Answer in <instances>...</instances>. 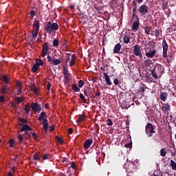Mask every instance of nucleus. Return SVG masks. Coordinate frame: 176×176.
<instances>
[{
  "mask_svg": "<svg viewBox=\"0 0 176 176\" xmlns=\"http://www.w3.org/2000/svg\"><path fill=\"white\" fill-rule=\"evenodd\" d=\"M150 72L154 79L162 78V76L164 74V66L162 64H157L153 69L150 70Z\"/></svg>",
  "mask_w": 176,
  "mask_h": 176,
  "instance_id": "1",
  "label": "nucleus"
},
{
  "mask_svg": "<svg viewBox=\"0 0 176 176\" xmlns=\"http://www.w3.org/2000/svg\"><path fill=\"white\" fill-rule=\"evenodd\" d=\"M45 31L47 34H52L54 31H58V24L57 23L47 22L46 25L44 26Z\"/></svg>",
  "mask_w": 176,
  "mask_h": 176,
  "instance_id": "2",
  "label": "nucleus"
},
{
  "mask_svg": "<svg viewBox=\"0 0 176 176\" xmlns=\"http://www.w3.org/2000/svg\"><path fill=\"white\" fill-rule=\"evenodd\" d=\"M38 122H42L43 120V129L46 131L47 129H49V122L46 119V112L45 111L41 112L40 114V116L38 118Z\"/></svg>",
  "mask_w": 176,
  "mask_h": 176,
  "instance_id": "3",
  "label": "nucleus"
},
{
  "mask_svg": "<svg viewBox=\"0 0 176 176\" xmlns=\"http://www.w3.org/2000/svg\"><path fill=\"white\" fill-rule=\"evenodd\" d=\"M145 133L147 137H152L156 131H155V128L153 127V124H151V122L147 123L145 126Z\"/></svg>",
  "mask_w": 176,
  "mask_h": 176,
  "instance_id": "4",
  "label": "nucleus"
},
{
  "mask_svg": "<svg viewBox=\"0 0 176 176\" xmlns=\"http://www.w3.org/2000/svg\"><path fill=\"white\" fill-rule=\"evenodd\" d=\"M138 12L140 14V16H142V17H144V16H146V14L149 12V7L145 4H143L139 7L138 9Z\"/></svg>",
  "mask_w": 176,
  "mask_h": 176,
  "instance_id": "5",
  "label": "nucleus"
},
{
  "mask_svg": "<svg viewBox=\"0 0 176 176\" xmlns=\"http://www.w3.org/2000/svg\"><path fill=\"white\" fill-rule=\"evenodd\" d=\"M146 56L148 58H153L156 54V50H153L151 47L145 48Z\"/></svg>",
  "mask_w": 176,
  "mask_h": 176,
  "instance_id": "6",
  "label": "nucleus"
},
{
  "mask_svg": "<svg viewBox=\"0 0 176 176\" xmlns=\"http://www.w3.org/2000/svg\"><path fill=\"white\" fill-rule=\"evenodd\" d=\"M17 138L19 140V144H21V142H23V141H24V138L28 141V140H30V138H31V133H28V131H26L24 133L23 135L19 134L17 136Z\"/></svg>",
  "mask_w": 176,
  "mask_h": 176,
  "instance_id": "7",
  "label": "nucleus"
},
{
  "mask_svg": "<svg viewBox=\"0 0 176 176\" xmlns=\"http://www.w3.org/2000/svg\"><path fill=\"white\" fill-rule=\"evenodd\" d=\"M162 56L164 58H167V50H168V44H167V41H166V40H163L162 41Z\"/></svg>",
  "mask_w": 176,
  "mask_h": 176,
  "instance_id": "8",
  "label": "nucleus"
},
{
  "mask_svg": "<svg viewBox=\"0 0 176 176\" xmlns=\"http://www.w3.org/2000/svg\"><path fill=\"white\" fill-rule=\"evenodd\" d=\"M49 53V43L46 42L44 43L43 45V49L41 51V56L42 57H46V54Z\"/></svg>",
  "mask_w": 176,
  "mask_h": 176,
  "instance_id": "9",
  "label": "nucleus"
},
{
  "mask_svg": "<svg viewBox=\"0 0 176 176\" xmlns=\"http://www.w3.org/2000/svg\"><path fill=\"white\" fill-rule=\"evenodd\" d=\"M133 52L135 56L138 57H142V54L141 53V46H140V45L136 44L133 47Z\"/></svg>",
  "mask_w": 176,
  "mask_h": 176,
  "instance_id": "10",
  "label": "nucleus"
},
{
  "mask_svg": "<svg viewBox=\"0 0 176 176\" xmlns=\"http://www.w3.org/2000/svg\"><path fill=\"white\" fill-rule=\"evenodd\" d=\"M47 58L48 60V63H52L53 65H58L59 64H61V60L59 59L52 58V56L49 55L47 56Z\"/></svg>",
  "mask_w": 176,
  "mask_h": 176,
  "instance_id": "11",
  "label": "nucleus"
},
{
  "mask_svg": "<svg viewBox=\"0 0 176 176\" xmlns=\"http://www.w3.org/2000/svg\"><path fill=\"white\" fill-rule=\"evenodd\" d=\"M31 108L32 111H34V113H36V112H39V111L42 110V107H41V105H39V104L36 102L32 103L31 105Z\"/></svg>",
  "mask_w": 176,
  "mask_h": 176,
  "instance_id": "12",
  "label": "nucleus"
},
{
  "mask_svg": "<svg viewBox=\"0 0 176 176\" xmlns=\"http://www.w3.org/2000/svg\"><path fill=\"white\" fill-rule=\"evenodd\" d=\"M84 94H85V96H86V97H90L91 98H93V97H94V94H93L91 88H90V87H87L85 89Z\"/></svg>",
  "mask_w": 176,
  "mask_h": 176,
  "instance_id": "13",
  "label": "nucleus"
},
{
  "mask_svg": "<svg viewBox=\"0 0 176 176\" xmlns=\"http://www.w3.org/2000/svg\"><path fill=\"white\" fill-rule=\"evenodd\" d=\"M19 126H21L22 128L21 129V132L25 131H31L32 130V128L28 124H19Z\"/></svg>",
  "mask_w": 176,
  "mask_h": 176,
  "instance_id": "14",
  "label": "nucleus"
},
{
  "mask_svg": "<svg viewBox=\"0 0 176 176\" xmlns=\"http://www.w3.org/2000/svg\"><path fill=\"white\" fill-rule=\"evenodd\" d=\"M140 28V19H138V21L133 23L132 30L134 32H137V30Z\"/></svg>",
  "mask_w": 176,
  "mask_h": 176,
  "instance_id": "15",
  "label": "nucleus"
},
{
  "mask_svg": "<svg viewBox=\"0 0 176 176\" xmlns=\"http://www.w3.org/2000/svg\"><path fill=\"white\" fill-rule=\"evenodd\" d=\"M93 144V140L91 139H87L85 142H84V148L85 149H89L90 148V146Z\"/></svg>",
  "mask_w": 176,
  "mask_h": 176,
  "instance_id": "16",
  "label": "nucleus"
},
{
  "mask_svg": "<svg viewBox=\"0 0 176 176\" xmlns=\"http://www.w3.org/2000/svg\"><path fill=\"white\" fill-rule=\"evenodd\" d=\"M103 75H104L106 83L109 86H111L112 85V81H111V78H109V76H108V73H103Z\"/></svg>",
  "mask_w": 176,
  "mask_h": 176,
  "instance_id": "17",
  "label": "nucleus"
},
{
  "mask_svg": "<svg viewBox=\"0 0 176 176\" xmlns=\"http://www.w3.org/2000/svg\"><path fill=\"white\" fill-rule=\"evenodd\" d=\"M168 94H167L166 92H161L160 95V98L164 102H166V100H167Z\"/></svg>",
  "mask_w": 176,
  "mask_h": 176,
  "instance_id": "18",
  "label": "nucleus"
},
{
  "mask_svg": "<svg viewBox=\"0 0 176 176\" xmlns=\"http://www.w3.org/2000/svg\"><path fill=\"white\" fill-rule=\"evenodd\" d=\"M39 21L35 20L33 24V30H34V31L39 32Z\"/></svg>",
  "mask_w": 176,
  "mask_h": 176,
  "instance_id": "19",
  "label": "nucleus"
},
{
  "mask_svg": "<svg viewBox=\"0 0 176 176\" xmlns=\"http://www.w3.org/2000/svg\"><path fill=\"white\" fill-rule=\"evenodd\" d=\"M120 49H122V45H120V43H117L114 47L113 53H119L120 52Z\"/></svg>",
  "mask_w": 176,
  "mask_h": 176,
  "instance_id": "20",
  "label": "nucleus"
},
{
  "mask_svg": "<svg viewBox=\"0 0 176 176\" xmlns=\"http://www.w3.org/2000/svg\"><path fill=\"white\" fill-rule=\"evenodd\" d=\"M166 106H162V112H164V113H167V112H168V111H170V104H166Z\"/></svg>",
  "mask_w": 176,
  "mask_h": 176,
  "instance_id": "21",
  "label": "nucleus"
},
{
  "mask_svg": "<svg viewBox=\"0 0 176 176\" xmlns=\"http://www.w3.org/2000/svg\"><path fill=\"white\" fill-rule=\"evenodd\" d=\"M9 88H8V85H2L1 88V91L2 94H8Z\"/></svg>",
  "mask_w": 176,
  "mask_h": 176,
  "instance_id": "22",
  "label": "nucleus"
},
{
  "mask_svg": "<svg viewBox=\"0 0 176 176\" xmlns=\"http://www.w3.org/2000/svg\"><path fill=\"white\" fill-rule=\"evenodd\" d=\"M72 90L74 91L75 93H78V91H80V88H79L77 85L72 84Z\"/></svg>",
  "mask_w": 176,
  "mask_h": 176,
  "instance_id": "23",
  "label": "nucleus"
},
{
  "mask_svg": "<svg viewBox=\"0 0 176 176\" xmlns=\"http://www.w3.org/2000/svg\"><path fill=\"white\" fill-rule=\"evenodd\" d=\"M144 65L146 67H151V65H153V62L151 59H146L144 60Z\"/></svg>",
  "mask_w": 176,
  "mask_h": 176,
  "instance_id": "24",
  "label": "nucleus"
},
{
  "mask_svg": "<svg viewBox=\"0 0 176 176\" xmlns=\"http://www.w3.org/2000/svg\"><path fill=\"white\" fill-rule=\"evenodd\" d=\"M86 116L85 114H80L79 118L76 120L77 123H80L84 119H85Z\"/></svg>",
  "mask_w": 176,
  "mask_h": 176,
  "instance_id": "25",
  "label": "nucleus"
},
{
  "mask_svg": "<svg viewBox=\"0 0 176 176\" xmlns=\"http://www.w3.org/2000/svg\"><path fill=\"white\" fill-rule=\"evenodd\" d=\"M75 61H76V59L75 58V55L72 56V59L69 62V66L70 67H74L75 65Z\"/></svg>",
  "mask_w": 176,
  "mask_h": 176,
  "instance_id": "26",
  "label": "nucleus"
},
{
  "mask_svg": "<svg viewBox=\"0 0 176 176\" xmlns=\"http://www.w3.org/2000/svg\"><path fill=\"white\" fill-rule=\"evenodd\" d=\"M36 65H38V67H43V60L39 58H36Z\"/></svg>",
  "mask_w": 176,
  "mask_h": 176,
  "instance_id": "27",
  "label": "nucleus"
},
{
  "mask_svg": "<svg viewBox=\"0 0 176 176\" xmlns=\"http://www.w3.org/2000/svg\"><path fill=\"white\" fill-rule=\"evenodd\" d=\"M152 30V28L151 26L146 25L144 28V32L146 34V35H149V32H151V30Z\"/></svg>",
  "mask_w": 176,
  "mask_h": 176,
  "instance_id": "28",
  "label": "nucleus"
},
{
  "mask_svg": "<svg viewBox=\"0 0 176 176\" xmlns=\"http://www.w3.org/2000/svg\"><path fill=\"white\" fill-rule=\"evenodd\" d=\"M38 69H39V66L36 64H34L32 68V72L35 74V72H36Z\"/></svg>",
  "mask_w": 176,
  "mask_h": 176,
  "instance_id": "29",
  "label": "nucleus"
},
{
  "mask_svg": "<svg viewBox=\"0 0 176 176\" xmlns=\"http://www.w3.org/2000/svg\"><path fill=\"white\" fill-rule=\"evenodd\" d=\"M64 76H65L64 83L65 85H68L69 83V75L66 74Z\"/></svg>",
  "mask_w": 176,
  "mask_h": 176,
  "instance_id": "30",
  "label": "nucleus"
},
{
  "mask_svg": "<svg viewBox=\"0 0 176 176\" xmlns=\"http://www.w3.org/2000/svg\"><path fill=\"white\" fill-rule=\"evenodd\" d=\"M52 45L54 47H58V45H60V42L58 41V39L55 38L52 42Z\"/></svg>",
  "mask_w": 176,
  "mask_h": 176,
  "instance_id": "31",
  "label": "nucleus"
},
{
  "mask_svg": "<svg viewBox=\"0 0 176 176\" xmlns=\"http://www.w3.org/2000/svg\"><path fill=\"white\" fill-rule=\"evenodd\" d=\"M2 80L4 81L6 85H9V78L8 76H3Z\"/></svg>",
  "mask_w": 176,
  "mask_h": 176,
  "instance_id": "32",
  "label": "nucleus"
},
{
  "mask_svg": "<svg viewBox=\"0 0 176 176\" xmlns=\"http://www.w3.org/2000/svg\"><path fill=\"white\" fill-rule=\"evenodd\" d=\"M170 167L172 168V170H176V163L173 160H170Z\"/></svg>",
  "mask_w": 176,
  "mask_h": 176,
  "instance_id": "33",
  "label": "nucleus"
},
{
  "mask_svg": "<svg viewBox=\"0 0 176 176\" xmlns=\"http://www.w3.org/2000/svg\"><path fill=\"white\" fill-rule=\"evenodd\" d=\"M38 32L36 30L32 31V38L35 41L36 39V37L38 36Z\"/></svg>",
  "mask_w": 176,
  "mask_h": 176,
  "instance_id": "34",
  "label": "nucleus"
},
{
  "mask_svg": "<svg viewBox=\"0 0 176 176\" xmlns=\"http://www.w3.org/2000/svg\"><path fill=\"white\" fill-rule=\"evenodd\" d=\"M15 101L17 104H20V103L23 102V101H24V100L21 97H16Z\"/></svg>",
  "mask_w": 176,
  "mask_h": 176,
  "instance_id": "35",
  "label": "nucleus"
},
{
  "mask_svg": "<svg viewBox=\"0 0 176 176\" xmlns=\"http://www.w3.org/2000/svg\"><path fill=\"white\" fill-rule=\"evenodd\" d=\"M160 156H162V157H164L167 155V152L164 150V148H161L160 151Z\"/></svg>",
  "mask_w": 176,
  "mask_h": 176,
  "instance_id": "36",
  "label": "nucleus"
},
{
  "mask_svg": "<svg viewBox=\"0 0 176 176\" xmlns=\"http://www.w3.org/2000/svg\"><path fill=\"white\" fill-rule=\"evenodd\" d=\"M123 41L127 45L130 43V38L127 36L123 37Z\"/></svg>",
  "mask_w": 176,
  "mask_h": 176,
  "instance_id": "37",
  "label": "nucleus"
},
{
  "mask_svg": "<svg viewBox=\"0 0 176 176\" xmlns=\"http://www.w3.org/2000/svg\"><path fill=\"white\" fill-rule=\"evenodd\" d=\"M18 120L20 123H23V124H27V123H28V121L24 118H19Z\"/></svg>",
  "mask_w": 176,
  "mask_h": 176,
  "instance_id": "38",
  "label": "nucleus"
},
{
  "mask_svg": "<svg viewBox=\"0 0 176 176\" xmlns=\"http://www.w3.org/2000/svg\"><path fill=\"white\" fill-rule=\"evenodd\" d=\"M146 82L148 83H155V81H153V78L149 76H146Z\"/></svg>",
  "mask_w": 176,
  "mask_h": 176,
  "instance_id": "39",
  "label": "nucleus"
},
{
  "mask_svg": "<svg viewBox=\"0 0 176 176\" xmlns=\"http://www.w3.org/2000/svg\"><path fill=\"white\" fill-rule=\"evenodd\" d=\"M8 143L10 144V147L13 148L14 146V139H10L8 141Z\"/></svg>",
  "mask_w": 176,
  "mask_h": 176,
  "instance_id": "40",
  "label": "nucleus"
},
{
  "mask_svg": "<svg viewBox=\"0 0 176 176\" xmlns=\"http://www.w3.org/2000/svg\"><path fill=\"white\" fill-rule=\"evenodd\" d=\"M34 160H41V157H39V155L38 153H34L33 155Z\"/></svg>",
  "mask_w": 176,
  "mask_h": 176,
  "instance_id": "41",
  "label": "nucleus"
},
{
  "mask_svg": "<svg viewBox=\"0 0 176 176\" xmlns=\"http://www.w3.org/2000/svg\"><path fill=\"white\" fill-rule=\"evenodd\" d=\"M29 14L30 16V19H34V17L35 16V10H30Z\"/></svg>",
  "mask_w": 176,
  "mask_h": 176,
  "instance_id": "42",
  "label": "nucleus"
},
{
  "mask_svg": "<svg viewBox=\"0 0 176 176\" xmlns=\"http://www.w3.org/2000/svg\"><path fill=\"white\" fill-rule=\"evenodd\" d=\"M79 97H80V98L82 100V102H84L85 103H86V98L85 97V96L83 95V94H80Z\"/></svg>",
  "mask_w": 176,
  "mask_h": 176,
  "instance_id": "43",
  "label": "nucleus"
},
{
  "mask_svg": "<svg viewBox=\"0 0 176 176\" xmlns=\"http://www.w3.org/2000/svg\"><path fill=\"white\" fill-rule=\"evenodd\" d=\"M113 83L116 86H118H118H120V82H119V79L118 78H114Z\"/></svg>",
  "mask_w": 176,
  "mask_h": 176,
  "instance_id": "44",
  "label": "nucleus"
},
{
  "mask_svg": "<svg viewBox=\"0 0 176 176\" xmlns=\"http://www.w3.org/2000/svg\"><path fill=\"white\" fill-rule=\"evenodd\" d=\"M24 111H25V113H29L30 109V106H28V104H26L25 106Z\"/></svg>",
  "mask_w": 176,
  "mask_h": 176,
  "instance_id": "45",
  "label": "nucleus"
},
{
  "mask_svg": "<svg viewBox=\"0 0 176 176\" xmlns=\"http://www.w3.org/2000/svg\"><path fill=\"white\" fill-rule=\"evenodd\" d=\"M84 85H85V82L82 80H80L78 81V87L82 88L83 87Z\"/></svg>",
  "mask_w": 176,
  "mask_h": 176,
  "instance_id": "46",
  "label": "nucleus"
},
{
  "mask_svg": "<svg viewBox=\"0 0 176 176\" xmlns=\"http://www.w3.org/2000/svg\"><path fill=\"white\" fill-rule=\"evenodd\" d=\"M32 91H33V93H34V94H38V87H33L32 88Z\"/></svg>",
  "mask_w": 176,
  "mask_h": 176,
  "instance_id": "47",
  "label": "nucleus"
},
{
  "mask_svg": "<svg viewBox=\"0 0 176 176\" xmlns=\"http://www.w3.org/2000/svg\"><path fill=\"white\" fill-rule=\"evenodd\" d=\"M56 140L59 142V144H63V139L58 136L55 137Z\"/></svg>",
  "mask_w": 176,
  "mask_h": 176,
  "instance_id": "48",
  "label": "nucleus"
},
{
  "mask_svg": "<svg viewBox=\"0 0 176 176\" xmlns=\"http://www.w3.org/2000/svg\"><path fill=\"white\" fill-rule=\"evenodd\" d=\"M28 38V40L29 42H34V39L32 38V35H29L27 36Z\"/></svg>",
  "mask_w": 176,
  "mask_h": 176,
  "instance_id": "49",
  "label": "nucleus"
},
{
  "mask_svg": "<svg viewBox=\"0 0 176 176\" xmlns=\"http://www.w3.org/2000/svg\"><path fill=\"white\" fill-rule=\"evenodd\" d=\"M31 134H32L34 140H38V136L36 133H35V132H32Z\"/></svg>",
  "mask_w": 176,
  "mask_h": 176,
  "instance_id": "50",
  "label": "nucleus"
},
{
  "mask_svg": "<svg viewBox=\"0 0 176 176\" xmlns=\"http://www.w3.org/2000/svg\"><path fill=\"white\" fill-rule=\"evenodd\" d=\"M49 156H50V154L49 153L44 154L43 156V160H47V158L49 157Z\"/></svg>",
  "mask_w": 176,
  "mask_h": 176,
  "instance_id": "51",
  "label": "nucleus"
},
{
  "mask_svg": "<svg viewBox=\"0 0 176 176\" xmlns=\"http://www.w3.org/2000/svg\"><path fill=\"white\" fill-rule=\"evenodd\" d=\"M131 6L133 8H137V1L135 0H133L131 2Z\"/></svg>",
  "mask_w": 176,
  "mask_h": 176,
  "instance_id": "52",
  "label": "nucleus"
},
{
  "mask_svg": "<svg viewBox=\"0 0 176 176\" xmlns=\"http://www.w3.org/2000/svg\"><path fill=\"white\" fill-rule=\"evenodd\" d=\"M107 126H112V120H111V119H107Z\"/></svg>",
  "mask_w": 176,
  "mask_h": 176,
  "instance_id": "53",
  "label": "nucleus"
},
{
  "mask_svg": "<svg viewBox=\"0 0 176 176\" xmlns=\"http://www.w3.org/2000/svg\"><path fill=\"white\" fill-rule=\"evenodd\" d=\"M63 75H68V68L64 67L63 68Z\"/></svg>",
  "mask_w": 176,
  "mask_h": 176,
  "instance_id": "54",
  "label": "nucleus"
},
{
  "mask_svg": "<svg viewBox=\"0 0 176 176\" xmlns=\"http://www.w3.org/2000/svg\"><path fill=\"white\" fill-rule=\"evenodd\" d=\"M159 34H160V31L157 30H155V36H156L157 38H159Z\"/></svg>",
  "mask_w": 176,
  "mask_h": 176,
  "instance_id": "55",
  "label": "nucleus"
},
{
  "mask_svg": "<svg viewBox=\"0 0 176 176\" xmlns=\"http://www.w3.org/2000/svg\"><path fill=\"white\" fill-rule=\"evenodd\" d=\"M133 146V143H127L125 144V148H131Z\"/></svg>",
  "mask_w": 176,
  "mask_h": 176,
  "instance_id": "56",
  "label": "nucleus"
},
{
  "mask_svg": "<svg viewBox=\"0 0 176 176\" xmlns=\"http://www.w3.org/2000/svg\"><path fill=\"white\" fill-rule=\"evenodd\" d=\"M0 102H5V97L3 96H0Z\"/></svg>",
  "mask_w": 176,
  "mask_h": 176,
  "instance_id": "57",
  "label": "nucleus"
},
{
  "mask_svg": "<svg viewBox=\"0 0 176 176\" xmlns=\"http://www.w3.org/2000/svg\"><path fill=\"white\" fill-rule=\"evenodd\" d=\"M95 97H96L97 98H100V97H101L100 91H98L95 94Z\"/></svg>",
  "mask_w": 176,
  "mask_h": 176,
  "instance_id": "58",
  "label": "nucleus"
},
{
  "mask_svg": "<svg viewBox=\"0 0 176 176\" xmlns=\"http://www.w3.org/2000/svg\"><path fill=\"white\" fill-rule=\"evenodd\" d=\"M67 133L69 134H72V133H74V129L72 128H69L67 130Z\"/></svg>",
  "mask_w": 176,
  "mask_h": 176,
  "instance_id": "59",
  "label": "nucleus"
},
{
  "mask_svg": "<svg viewBox=\"0 0 176 176\" xmlns=\"http://www.w3.org/2000/svg\"><path fill=\"white\" fill-rule=\"evenodd\" d=\"M71 168H73V170H75V168H76V166L75 165L74 162L71 163Z\"/></svg>",
  "mask_w": 176,
  "mask_h": 176,
  "instance_id": "60",
  "label": "nucleus"
},
{
  "mask_svg": "<svg viewBox=\"0 0 176 176\" xmlns=\"http://www.w3.org/2000/svg\"><path fill=\"white\" fill-rule=\"evenodd\" d=\"M16 87H17V89H19V88H22V87H21V82H16Z\"/></svg>",
  "mask_w": 176,
  "mask_h": 176,
  "instance_id": "61",
  "label": "nucleus"
},
{
  "mask_svg": "<svg viewBox=\"0 0 176 176\" xmlns=\"http://www.w3.org/2000/svg\"><path fill=\"white\" fill-rule=\"evenodd\" d=\"M18 91V96H20L21 94L22 88H17Z\"/></svg>",
  "mask_w": 176,
  "mask_h": 176,
  "instance_id": "62",
  "label": "nucleus"
},
{
  "mask_svg": "<svg viewBox=\"0 0 176 176\" xmlns=\"http://www.w3.org/2000/svg\"><path fill=\"white\" fill-rule=\"evenodd\" d=\"M52 85L50 84V82H48L47 85V89L49 91H50V87H51Z\"/></svg>",
  "mask_w": 176,
  "mask_h": 176,
  "instance_id": "63",
  "label": "nucleus"
},
{
  "mask_svg": "<svg viewBox=\"0 0 176 176\" xmlns=\"http://www.w3.org/2000/svg\"><path fill=\"white\" fill-rule=\"evenodd\" d=\"M54 126H50V131H54Z\"/></svg>",
  "mask_w": 176,
  "mask_h": 176,
  "instance_id": "64",
  "label": "nucleus"
}]
</instances>
